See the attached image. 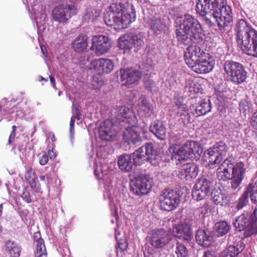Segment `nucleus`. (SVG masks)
Masks as SVG:
<instances>
[{
	"instance_id": "obj_42",
	"label": "nucleus",
	"mask_w": 257,
	"mask_h": 257,
	"mask_svg": "<svg viewBox=\"0 0 257 257\" xmlns=\"http://www.w3.org/2000/svg\"><path fill=\"white\" fill-rule=\"evenodd\" d=\"M230 229V225L226 221H220L215 224V230L218 236L226 234Z\"/></svg>"
},
{
	"instance_id": "obj_63",
	"label": "nucleus",
	"mask_w": 257,
	"mask_h": 257,
	"mask_svg": "<svg viewBox=\"0 0 257 257\" xmlns=\"http://www.w3.org/2000/svg\"><path fill=\"white\" fill-rule=\"evenodd\" d=\"M75 117L72 116L71 117L70 121V137L71 139L73 137V134L74 133V124H75Z\"/></svg>"
},
{
	"instance_id": "obj_13",
	"label": "nucleus",
	"mask_w": 257,
	"mask_h": 257,
	"mask_svg": "<svg viewBox=\"0 0 257 257\" xmlns=\"http://www.w3.org/2000/svg\"><path fill=\"white\" fill-rule=\"evenodd\" d=\"M92 44L90 49L94 50L98 56L107 52L111 46L108 37L102 35L94 36L92 38Z\"/></svg>"
},
{
	"instance_id": "obj_35",
	"label": "nucleus",
	"mask_w": 257,
	"mask_h": 257,
	"mask_svg": "<svg viewBox=\"0 0 257 257\" xmlns=\"http://www.w3.org/2000/svg\"><path fill=\"white\" fill-rule=\"evenodd\" d=\"M131 36L125 35L120 37L118 41V47L124 50V53L128 52L133 47Z\"/></svg>"
},
{
	"instance_id": "obj_15",
	"label": "nucleus",
	"mask_w": 257,
	"mask_h": 257,
	"mask_svg": "<svg viewBox=\"0 0 257 257\" xmlns=\"http://www.w3.org/2000/svg\"><path fill=\"white\" fill-rule=\"evenodd\" d=\"M233 225L236 229L239 231L245 230L246 236H251L253 234H256L255 232L251 230L253 225L252 222H251L247 212H243L242 214L238 216L233 222Z\"/></svg>"
},
{
	"instance_id": "obj_24",
	"label": "nucleus",
	"mask_w": 257,
	"mask_h": 257,
	"mask_svg": "<svg viewBox=\"0 0 257 257\" xmlns=\"http://www.w3.org/2000/svg\"><path fill=\"white\" fill-rule=\"evenodd\" d=\"M131 5L132 4L128 2V0H117L111 4L109 10L112 14L119 16L123 12L128 10Z\"/></svg>"
},
{
	"instance_id": "obj_57",
	"label": "nucleus",
	"mask_w": 257,
	"mask_h": 257,
	"mask_svg": "<svg viewBox=\"0 0 257 257\" xmlns=\"http://www.w3.org/2000/svg\"><path fill=\"white\" fill-rule=\"evenodd\" d=\"M22 197L23 199L27 203H29L32 202L31 196L30 192L27 189L25 188L23 190V193L22 194Z\"/></svg>"
},
{
	"instance_id": "obj_10",
	"label": "nucleus",
	"mask_w": 257,
	"mask_h": 257,
	"mask_svg": "<svg viewBox=\"0 0 257 257\" xmlns=\"http://www.w3.org/2000/svg\"><path fill=\"white\" fill-rule=\"evenodd\" d=\"M171 239V235L163 229H153L149 236V241L152 246L155 249L164 247Z\"/></svg>"
},
{
	"instance_id": "obj_9",
	"label": "nucleus",
	"mask_w": 257,
	"mask_h": 257,
	"mask_svg": "<svg viewBox=\"0 0 257 257\" xmlns=\"http://www.w3.org/2000/svg\"><path fill=\"white\" fill-rule=\"evenodd\" d=\"M153 183V179L150 175H141L131 181V190L139 196L146 195L150 191Z\"/></svg>"
},
{
	"instance_id": "obj_41",
	"label": "nucleus",
	"mask_w": 257,
	"mask_h": 257,
	"mask_svg": "<svg viewBox=\"0 0 257 257\" xmlns=\"http://www.w3.org/2000/svg\"><path fill=\"white\" fill-rule=\"evenodd\" d=\"M176 115L180 117L185 124H188L190 121V115L189 113V109L187 107H178L175 109Z\"/></svg>"
},
{
	"instance_id": "obj_33",
	"label": "nucleus",
	"mask_w": 257,
	"mask_h": 257,
	"mask_svg": "<svg viewBox=\"0 0 257 257\" xmlns=\"http://www.w3.org/2000/svg\"><path fill=\"white\" fill-rule=\"evenodd\" d=\"M211 110V103L209 99H201L196 106L195 111L198 115H203Z\"/></svg>"
},
{
	"instance_id": "obj_45",
	"label": "nucleus",
	"mask_w": 257,
	"mask_h": 257,
	"mask_svg": "<svg viewBox=\"0 0 257 257\" xmlns=\"http://www.w3.org/2000/svg\"><path fill=\"white\" fill-rule=\"evenodd\" d=\"M252 107V105L251 102L246 99L242 100L239 103V110L244 115H246L250 112Z\"/></svg>"
},
{
	"instance_id": "obj_29",
	"label": "nucleus",
	"mask_w": 257,
	"mask_h": 257,
	"mask_svg": "<svg viewBox=\"0 0 257 257\" xmlns=\"http://www.w3.org/2000/svg\"><path fill=\"white\" fill-rule=\"evenodd\" d=\"M33 239L36 243L37 246L36 257H47V252L44 241L41 237L40 231L34 233Z\"/></svg>"
},
{
	"instance_id": "obj_43",
	"label": "nucleus",
	"mask_w": 257,
	"mask_h": 257,
	"mask_svg": "<svg viewBox=\"0 0 257 257\" xmlns=\"http://www.w3.org/2000/svg\"><path fill=\"white\" fill-rule=\"evenodd\" d=\"M148 23L156 34H158L162 28V23L161 20L157 17L151 18L148 20Z\"/></svg>"
},
{
	"instance_id": "obj_56",
	"label": "nucleus",
	"mask_w": 257,
	"mask_h": 257,
	"mask_svg": "<svg viewBox=\"0 0 257 257\" xmlns=\"http://www.w3.org/2000/svg\"><path fill=\"white\" fill-rule=\"evenodd\" d=\"M186 226L185 224H179L174 227L173 232L175 233V236L178 238L182 236L181 234L186 228Z\"/></svg>"
},
{
	"instance_id": "obj_34",
	"label": "nucleus",
	"mask_w": 257,
	"mask_h": 257,
	"mask_svg": "<svg viewBox=\"0 0 257 257\" xmlns=\"http://www.w3.org/2000/svg\"><path fill=\"white\" fill-rule=\"evenodd\" d=\"M212 183L209 180L205 178H201L197 180L194 187L197 190L202 191L205 193L209 194L210 192Z\"/></svg>"
},
{
	"instance_id": "obj_52",
	"label": "nucleus",
	"mask_w": 257,
	"mask_h": 257,
	"mask_svg": "<svg viewBox=\"0 0 257 257\" xmlns=\"http://www.w3.org/2000/svg\"><path fill=\"white\" fill-rule=\"evenodd\" d=\"M250 219L252 222V227H251V230L253 231V232H255L257 233V208H255L252 214L249 215Z\"/></svg>"
},
{
	"instance_id": "obj_11",
	"label": "nucleus",
	"mask_w": 257,
	"mask_h": 257,
	"mask_svg": "<svg viewBox=\"0 0 257 257\" xmlns=\"http://www.w3.org/2000/svg\"><path fill=\"white\" fill-rule=\"evenodd\" d=\"M200 150L201 148L197 142H187L177 151L175 158L179 161L187 160L193 155L199 154Z\"/></svg>"
},
{
	"instance_id": "obj_4",
	"label": "nucleus",
	"mask_w": 257,
	"mask_h": 257,
	"mask_svg": "<svg viewBox=\"0 0 257 257\" xmlns=\"http://www.w3.org/2000/svg\"><path fill=\"white\" fill-rule=\"evenodd\" d=\"M245 171L243 163L240 162L233 166L229 158H226L217 168L216 175L219 180H231V188L236 189L240 185Z\"/></svg>"
},
{
	"instance_id": "obj_28",
	"label": "nucleus",
	"mask_w": 257,
	"mask_h": 257,
	"mask_svg": "<svg viewBox=\"0 0 257 257\" xmlns=\"http://www.w3.org/2000/svg\"><path fill=\"white\" fill-rule=\"evenodd\" d=\"M195 237L198 243L202 246L208 247L211 244L212 236L208 229H198Z\"/></svg>"
},
{
	"instance_id": "obj_27",
	"label": "nucleus",
	"mask_w": 257,
	"mask_h": 257,
	"mask_svg": "<svg viewBox=\"0 0 257 257\" xmlns=\"http://www.w3.org/2000/svg\"><path fill=\"white\" fill-rule=\"evenodd\" d=\"M150 132L160 140H164L166 136V128L162 122L158 120L152 122L150 126Z\"/></svg>"
},
{
	"instance_id": "obj_5",
	"label": "nucleus",
	"mask_w": 257,
	"mask_h": 257,
	"mask_svg": "<svg viewBox=\"0 0 257 257\" xmlns=\"http://www.w3.org/2000/svg\"><path fill=\"white\" fill-rule=\"evenodd\" d=\"M224 69L230 81L235 84L244 82L247 78V72L243 65L239 62L227 60Z\"/></svg>"
},
{
	"instance_id": "obj_39",
	"label": "nucleus",
	"mask_w": 257,
	"mask_h": 257,
	"mask_svg": "<svg viewBox=\"0 0 257 257\" xmlns=\"http://www.w3.org/2000/svg\"><path fill=\"white\" fill-rule=\"evenodd\" d=\"M100 65L102 73L108 74L111 72L114 68L112 60L108 58H100Z\"/></svg>"
},
{
	"instance_id": "obj_37",
	"label": "nucleus",
	"mask_w": 257,
	"mask_h": 257,
	"mask_svg": "<svg viewBox=\"0 0 257 257\" xmlns=\"http://www.w3.org/2000/svg\"><path fill=\"white\" fill-rule=\"evenodd\" d=\"M129 155L131 157L134 165H140L143 160H146V156L144 154L143 147H140Z\"/></svg>"
},
{
	"instance_id": "obj_12",
	"label": "nucleus",
	"mask_w": 257,
	"mask_h": 257,
	"mask_svg": "<svg viewBox=\"0 0 257 257\" xmlns=\"http://www.w3.org/2000/svg\"><path fill=\"white\" fill-rule=\"evenodd\" d=\"M145 130L140 127L131 126L126 127L123 132V140L129 145H139L142 141V134Z\"/></svg>"
},
{
	"instance_id": "obj_3",
	"label": "nucleus",
	"mask_w": 257,
	"mask_h": 257,
	"mask_svg": "<svg viewBox=\"0 0 257 257\" xmlns=\"http://www.w3.org/2000/svg\"><path fill=\"white\" fill-rule=\"evenodd\" d=\"M176 37L178 41L184 44L199 43L203 41L204 34L199 22L190 15L184 16L180 25L176 30Z\"/></svg>"
},
{
	"instance_id": "obj_44",
	"label": "nucleus",
	"mask_w": 257,
	"mask_h": 257,
	"mask_svg": "<svg viewBox=\"0 0 257 257\" xmlns=\"http://www.w3.org/2000/svg\"><path fill=\"white\" fill-rule=\"evenodd\" d=\"M196 11L197 13L199 15L202 19V21L209 27H212L213 25H214V23L212 22V20L211 19H213L215 20L212 16H210L212 15L211 12H209V10H206V12H205V14H201L200 12L199 11L198 9L196 8ZM215 21V20H214ZM216 23L217 22L215 21Z\"/></svg>"
},
{
	"instance_id": "obj_7",
	"label": "nucleus",
	"mask_w": 257,
	"mask_h": 257,
	"mask_svg": "<svg viewBox=\"0 0 257 257\" xmlns=\"http://www.w3.org/2000/svg\"><path fill=\"white\" fill-rule=\"evenodd\" d=\"M180 200V196L178 192L171 189L163 190L159 196L160 209L168 212L177 208Z\"/></svg>"
},
{
	"instance_id": "obj_51",
	"label": "nucleus",
	"mask_w": 257,
	"mask_h": 257,
	"mask_svg": "<svg viewBox=\"0 0 257 257\" xmlns=\"http://www.w3.org/2000/svg\"><path fill=\"white\" fill-rule=\"evenodd\" d=\"M208 194L205 193V192L197 190V189L194 188L192 190V196L193 199L196 201H200L204 199Z\"/></svg>"
},
{
	"instance_id": "obj_1",
	"label": "nucleus",
	"mask_w": 257,
	"mask_h": 257,
	"mask_svg": "<svg viewBox=\"0 0 257 257\" xmlns=\"http://www.w3.org/2000/svg\"><path fill=\"white\" fill-rule=\"evenodd\" d=\"M196 7L201 14L206 10L212 12V16L219 28L227 26L232 21L231 7L227 5L226 0H198Z\"/></svg>"
},
{
	"instance_id": "obj_36",
	"label": "nucleus",
	"mask_w": 257,
	"mask_h": 257,
	"mask_svg": "<svg viewBox=\"0 0 257 257\" xmlns=\"http://www.w3.org/2000/svg\"><path fill=\"white\" fill-rule=\"evenodd\" d=\"M100 14V11L94 7L87 8L83 16V20L86 22H93L95 20Z\"/></svg>"
},
{
	"instance_id": "obj_55",
	"label": "nucleus",
	"mask_w": 257,
	"mask_h": 257,
	"mask_svg": "<svg viewBox=\"0 0 257 257\" xmlns=\"http://www.w3.org/2000/svg\"><path fill=\"white\" fill-rule=\"evenodd\" d=\"M36 21L38 26L42 25L47 20V14L45 12L38 13L36 17Z\"/></svg>"
},
{
	"instance_id": "obj_46",
	"label": "nucleus",
	"mask_w": 257,
	"mask_h": 257,
	"mask_svg": "<svg viewBox=\"0 0 257 257\" xmlns=\"http://www.w3.org/2000/svg\"><path fill=\"white\" fill-rule=\"evenodd\" d=\"M175 253L177 257H187L188 250L184 244L178 242L176 244Z\"/></svg>"
},
{
	"instance_id": "obj_58",
	"label": "nucleus",
	"mask_w": 257,
	"mask_h": 257,
	"mask_svg": "<svg viewBox=\"0 0 257 257\" xmlns=\"http://www.w3.org/2000/svg\"><path fill=\"white\" fill-rule=\"evenodd\" d=\"M72 116L77 118L78 120L81 119V114L79 109L75 107L74 103H73L72 107Z\"/></svg>"
},
{
	"instance_id": "obj_25",
	"label": "nucleus",
	"mask_w": 257,
	"mask_h": 257,
	"mask_svg": "<svg viewBox=\"0 0 257 257\" xmlns=\"http://www.w3.org/2000/svg\"><path fill=\"white\" fill-rule=\"evenodd\" d=\"M139 108L138 111L145 117H150L154 113V107L149 103L145 96H142L139 100Z\"/></svg>"
},
{
	"instance_id": "obj_22",
	"label": "nucleus",
	"mask_w": 257,
	"mask_h": 257,
	"mask_svg": "<svg viewBox=\"0 0 257 257\" xmlns=\"http://www.w3.org/2000/svg\"><path fill=\"white\" fill-rule=\"evenodd\" d=\"M132 12L122 13L119 16L120 29H125L136 19V11L134 6L132 5L130 7Z\"/></svg>"
},
{
	"instance_id": "obj_32",
	"label": "nucleus",
	"mask_w": 257,
	"mask_h": 257,
	"mask_svg": "<svg viewBox=\"0 0 257 257\" xmlns=\"http://www.w3.org/2000/svg\"><path fill=\"white\" fill-rule=\"evenodd\" d=\"M22 248L20 245L14 241L9 240L6 244V250L10 257H19Z\"/></svg>"
},
{
	"instance_id": "obj_40",
	"label": "nucleus",
	"mask_w": 257,
	"mask_h": 257,
	"mask_svg": "<svg viewBox=\"0 0 257 257\" xmlns=\"http://www.w3.org/2000/svg\"><path fill=\"white\" fill-rule=\"evenodd\" d=\"M245 193L250 198L253 203L257 202V180L255 182L250 183L247 186Z\"/></svg>"
},
{
	"instance_id": "obj_48",
	"label": "nucleus",
	"mask_w": 257,
	"mask_h": 257,
	"mask_svg": "<svg viewBox=\"0 0 257 257\" xmlns=\"http://www.w3.org/2000/svg\"><path fill=\"white\" fill-rule=\"evenodd\" d=\"M208 205L207 203L202 204L194 211V215L198 216L201 220L204 218L205 215L208 213Z\"/></svg>"
},
{
	"instance_id": "obj_26",
	"label": "nucleus",
	"mask_w": 257,
	"mask_h": 257,
	"mask_svg": "<svg viewBox=\"0 0 257 257\" xmlns=\"http://www.w3.org/2000/svg\"><path fill=\"white\" fill-rule=\"evenodd\" d=\"M244 247L243 243L240 240L236 244L229 245L226 250L220 253L219 257H237Z\"/></svg>"
},
{
	"instance_id": "obj_6",
	"label": "nucleus",
	"mask_w": 257,
	"mask_h": 257,
	"mask_svg": "<svg viewBox=\"0 0 257 257\" xmlns=\"http://www.w3.org/2000/svg\"><path fill=\"white\" fill-rule=\"evenodd\" d=\"M228 148L225 143L219 142L207 149L205 157L208 160V166L211 169L215 168L223 159L226 156Z\"/></svg>"
},
{
	"instance_id": "obj_64",
	"label": "nucleus",
	"mask_w": 257,
	"mask_h": 257,
	"mask_svg": "<svg viewBox=\"0 0 257 257\" xmlns=\"http://www.w3.org/2000/svg\"><path fill=\"white\" fill-rule=\"evenodd\" d=\"M183 98L182 97H178L177 98H175V102L176 104V105L177 106V108L178 107H187L185 104H184L183 102Z\"/></svg>"
},
{
	"instance_id": "obj_17",
	"label": "nucleus",
	"mask_w": 257,
	"mask_h": 257,
	"mask_svg": "<svg viewBox=\"0 0 257 257\" xmlns=\"http://www.w3.org/2000/svg\"><path fill=\"white\" fill-rule=\"evenodd\" d=\"M142 72L136 69H121L120 70V79L123 84L130 85L138 83L141 79Z\"/></svg>"
},
{
	"instance_id": "obj_16",
	"label": "nucleus",
	"mask_w": 257,
	"mask_h": 257,
	"mask_svg": "<svg viewBox=\"0 0 257 257\" xmlns=\"http://www.w3.org/2000/svg\"><path fill=\"white\" fill-rule=\"evenodd\" d=\"M205 54L206 53L200 47L195 45H190L184 51L185 62L189 67H191Z\"/></svg>"
},
{
	"instance_id": "obj_62",
	"label": "nucleus",
	"mask_w": 257,
	"mask_h": 257,
	"mask_svg": "<svg viewBox=\"0 0 257 257\" xmlns=\"http://www.w3.org/2000/svg\"><path fill=\"white\" fill-rule=\"evenodd\" d=\"M30 185L32 189L36 192H40L41 191V186L39 183L32 181L30 183Z\"/></svg>"
},
{
	"instance_id": "obj_23",
	"label": "nucleus",
	"mask_w": 257,
	"mask_h": 257,
	"mask_svg": "<svg viewBox=\"0 0 257 257\" xmlns=\"http://www.w3.org/2000/svg\"><path fill=\"white\" fill-rule=\"evenodd\" d=\"M73 50L78 53L87 52L88 49V37L84 34L78 35L72 43Z\"/></svg>"
},
{
	"instance_id": "obj_20",
	"label": "nucleus",
	"mask_w": 257,
	"mask_h": 257,
	"mask_svg": "<svg viewBox=\"0 0 257 257\" xmlns=\"http://www.w3.org/2000/svg\"><path fill=\"white\" fill-rule=\"evenodd\" d=\"M198 173V168L194 163L183 165L179 169L178 176L182 180L190 181L196 178Z\"/></svg>"
},
{
	"instance_id": "obj_8",
	"label": "nucleus",
	"mask_w": 257,
	"mask_h": 257,
	"mask_svg": "<svg viewBox=\"0 0 257 257\" xmlns=\"http://www.w3.org/2000/svg\"><path fill=\"white\" fill-rule=\"evenodd\" d=\"M77 13L78 10L74 5L61 4L53 9L52 16L55 21L61 24H66L71 18Z\"/></svg>"
},
{
	"instance_id": "obj_53",
	"label": "nucleus",
	"mask_w": 257,
	"mask_h": 257,
	"mask_svg": "<svg viewBox=\"0 0 257 257\" xmlns=\"http://www.w3.org/2000/svg\"><path fill=\"white\" fill-rule=\"evenodd\" d=\"M181 235L182 236L179 237V238L186 241L190 240L192 237V230L189 227L186 226Z\"/></svg>"
},
{
	"instance_id": "obj_49",
	"label": "nucleus",
	"mask_w": 257,
	"mask_h": 257,
	"mask_svg": "<svg viewBox=\"0 0 257 257\" xmlns=\"http://www.w3.org/2000/svg\"><path fill=\"white\" fill-rule=\"evenodd\" d=\"M248 203V196L244 192L239 197L236 202V209L240 210L247 205Z\"/></svg>"
},
{
	"instance_id": "obj_30",
	"label": "nucleus",
	"mask_w": 257,
	"mask_h": 257,
	"mask_svg": "<svg viewBox=\"0 0 257 257\" xmlns=\"http://www.w3.org/2000/svg\"><path fill=\"white\" fill-rule=\"evenodd\" d=\"M118 167L120 170L124 172H130L134 166L131 157L129 155L122 154L119 156L117 159Z\"/></svg>"
},
{
	"instance_id": "obj_61",
	"label": "nucleus",
	"mask_w": 257,
	"mask_h": 257,
	"mask_svg": "<svg viewBox=\"0 0 257 257\" xmlns=\"http://www.w3.org/2000/svg\"><path fill=\"white\" fill-rule=\"evenodd\" d=\"M181 139V136L180 134H172L171 136L170 141L175 144H179Z\"/></svg>"
},
{
	"instance_id": "obj_14",
	"label": "nucleus",
	"mask_w": 257,
	"mask_h": 257,
	"mask_svg": "<svg viewBox=\"0 0 257 257\" xmlns=\"http://www.w3.org/2000/svg\"><path fill=\"white\" fill-rule=\"evenodd\" d=\"M215 64L213 58L208 54H205L190 68L198 74H205L211 72Z\"/></svg>"
},
{
	"instance_id": "obj_54",
	"label": "nucleus",
	"mask_w": 257,
	"mask_h": 257,
	"mask_svg": "<svg viewBox=\"0 0 257 257\" xmlns=\"http://www.w3.org/2000/svg\"><path fill=\"white\" fill-rule=\"evenodd\" d=\"M131 39L133 46H135L137 48L142 47L144 45V41L142 38L139 37L137 35H133L131 36Z\"/></svg>"
},
{
	"instance_id": "obj_50",
	"label": "nucleus",
	"mask_w": 257,
	"mask_h": 257,
	"mask_svg": "<svg viewBox=\"0 0 257 257\" xmlns=\"http://www.w3.org/2000/svg\"><path fill=\"white\" fill-rule=\"evenodd\" d=\"M100 58L98 59H95L91 62L89 66V68L92 72L100 75L102 74V72H101V66L100 65Z\"/></svg>"
},
{
	"instance_id": "obj_21",
	"label": "nucleus",
	"mask_w": 257,
	"mask_h": 257,
	"mask_svg": "<svg viewBox=\"0 0 257 257\" xmlns=\"http://www.w3.org/2000/svg\"><path fill=\"white\" fill-rule=\"evenodd\" d=\"M142 147L145 151L146 160L152 165L157 166L161 160L160 156L158 154L152 143H147Z\"/></svg>"
},
{
	"instance_id": "obj_38",
	"label": "nucleus",
	"mask_w": 257,
	"mask_h": 257,
	"mask_svg": "<svg viewBox=\"0 0 257 257\" xmlns=\"http://www.w3.org/2000/svg\"><path fill=\"white\" fill-rule=\"evenodd\" d=\"M104 21L108 26L114 27L115 29H120L119 16L110 15L107 12L104 16Z\"/></svg>"
},
{
	"instance_id": "obj_47",
	"label": "nucleus",
	"mask_w": 257,
	"mask_h": 257,
	"mask_svg": "<svg viewBox=\"0 0 257 257\" xmlns=\"http://www.w3.org/2000/svg\"><path fill=\"white\" fill-rule=\"evenodd\" d=\"M200 220L198 216L195 215L189 216L186 218L184 223L186 226H188L191 229L192 227H196Z\"/></svg>"
},
{
	"instance_id": "obj_19",
	"label": "nucleus",
	"mask_w": 257,
	"mask_h": 257,
	"mask_svg": "<svg viewBox=\"0 0 257 257\" xmlns=\"http://www.w3.org/2000/svg\"><path fill=\"white\" fill-rule=\"evenodd\" d=\"M111 114L119 123L130 124L133 119L132 111L125 106H116L111 110Z\"/></svg>"
},
{
	"instance_id": "obj_60",
	"label": "nucleus",
	"mask_w": 257,
	"mask_h": 257,
	"mask_svg": "<svg viewBox=\"0 0 257 257\" xmlns=\"http://www.w3.org/2000/svg\"><path fill=\"white\" fill-rule=\"evenodd\" d=\"M17 126L16 125H13L12 126V131L9 136V141L8 144V145H11L13 142L14 141L15 137H16V131L17 130Z\"/></svg>"
},
{
	"instance_id": "obj_59",
	"label": "nucleus",
	"mask_w": 257,
	"mask_h": 257,
	"mask_svg": "<svg viewBox=\"0 0 257 257\" xmlns=\"http://www.w3.org/2000/svg\"><path fill=\"white\" fill-rule=\"evenodd\" d=\"M250 122L252 127L257 130V110L252 114Z\"/></svg>"
},
{
	"instance_id": "obj_31",
	"label": "nucleus",
	"mask_w": 257,
	"mask_h": 257,
	"mask_svg": "<svg viewBox=\"0 0 257 257\" xmlns=\"http://www.w3.org/2000/svg\"><path fill=\"white\" fill-rule=\"evenodd\" d=\"M212 201L217 205L226 206L230 202V197L228 194L223 193L220 191L214 190L212 192Z\"/></svg>"
},
{
	"instance_id": "obj_18",
	"label": "nucleus",
	"mask_w": 257,
	"mask_h": 257,
	"mask_svg": "<svg viewBox=\"0 0 257 257\" xmlns=\"http://www.w3.org/2000/svg\"><path fill=\"white\" fill-rule=\"evenodd\" d=\"M99 138L103 141H114L117 136V132L110 120H105L102 122L98 129Z\"/></svg>"
},
{
	"instance_id": "obj_2",
	"label": "nucleus",
	"mask_w": 257,
	"mask_h": 257,
	"mask_svg": "<svg viewBox=\"0 0 257 257\" xmlns=\"http://www.w3.org/2000/svg\"><path fill=\"white\" fill-rule=\"evenodd\" d=\"M234 30L237 43L242 51L257 58V31L243 19L238 20Z\"/></svg>"
}]
</instances>
